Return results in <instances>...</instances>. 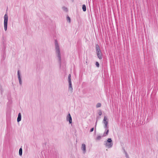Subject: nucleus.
<instances>
[{
	"instance_id": "nucleus-13",
	"label": "nucleus",
	"mask_w": 158,
	"mask_h": 158,
	"mask_svg": "<svg viewBox=\"0 0 158 158\" xmlns=\"http://www.w3.org/2000/svg\"><path fill=\"white\" fill-rule=\"evenodd\" d=\"M82 9L85 12L86 11V6L85 5V4L83 5L82 7Z\"/></svg>"
},
{
	"instance_id": "nucleus-11",
	"label": "nucleus",
	"mask_w": 158,
	"mask_h": 158,
	"mask_svg": "<svg viewBox=\"0 0 158 158\" xmlns=\"http://www.w3.org/2000/svg\"><path fill=\"white\" fill-rule=\"evenodd\" d=\"M21 120V114L19 113L18 115V117L17 119V121L18 122H19Z\"/></svg>"
},
{
	"instance_id": "nucleus-7",
	"label": "nucleus",
	"mask_w": 158,
	"mask_h": 158,
	"mask_svg": "<svg viewBox=\"0 0 158 158\" xmlns=\"http://www.w3.org/2000/svg\"><path fill=\"white\" fill-rule=\"evenodd\" d=\"M17 74L18 78V79L19 81V84L20 85H22V81L21 80V78L20 76V74L19 73V71L18 70L17 72Z\"/></svg>"
},
{
	"instance_id": "nucleus-4",
	"label": "nucleus",
	"mask_w": 158,
	"mask_h": 158,
	"mask_svg": "<svg viewBox=\"0 0 158 158\" xmlns=\"http://www.w3.org/2000/svg\"><path fill=\"white\" fill-rule=\"evenodd\" d=\"M71 75L69 74L68 75V81L69 83V91H70L71 93L73 91V88L72 86V82L71 81Z\"/></svg>"
},
{
	"instance_id": "nucleus-21",
	"label": "nucleus",
	"mask_w": 158,
	"mask_h": 158,
	"mask_svg": "<svg viewBox=\"0 0 158 158\" xmlns=\"http://www.w3.org/2000/svg\"><path fill=\"white\" fill-rule=\"evenodd\" d=\"M98 114L99 116H101L102 114V112L101 110H100V111L98 112Z\"/></svg>"
},
{
	"instance_id": "nucleus-10",
	"label": "nucleus",
	"mask_w": 158,
	"mask_h": 158,
	"mask_svg": "<svg viewBox=\"0 0 158 158\" xmlns=\"http://www.w3.org/2000/svg\"><path fill=\"white\" fill-rule=\"evenodd\" d=\"M98 57V58H99V59H101L102 58V53L101 52H98L96 53Z\"/></svg>"
},
{
	"instance_id": "nucleus-9",
	"label": "nucleus",
	"mask_w": 158,
	"mask_h": 158,
	"mask_svg": "<svg viewBox=\"0 0 158 158\" xmlns=\"http://www.w3.org/2000/svg\"><path fill=\"white\" fill-rule=\"evenodd\" d=\"M81 149L83 151V152L85 153L86 152V146L85 144H82Z\"/></svg>"
},
{
	"instance_id": "nucleus-16",
	"label": "nucleus",
	"mask_w": 158,
	"mask_h": 158,
	"mask_svg": "<svg viewBox=\"0 0 158 158\" xmlns=\"http://www.w3.org/2000/svg\"><path fill=\"white\" fill-rule=\"evenodd\" d=\"M101 106V104L100 103H98L96 105V107L97 108H98L100 107Z\"/></svg>"
},
{
	"instance_id": "nucleus-5",
	"label": "nucleus",
	"mask_w": 158,
	"mask_h": 158,
	"mask_svg": "<svg viewBox=\"0 0 158 158\" xmlns=\"http://www.w3.org/2000/svg\"><path fill=\"white\" fill-rule=\"evenodd\" d=\"M103 123L104 125V127L105 128H106V130L109 127L107 125L108 123L107 118L106 116L104 117V118L103 120Z\"/></svg>"
},
{
	"instance_id": "nucleus-6",
	"label": "nucleus",
	"mask_w": 158,
	"mask_h": 158,
	"mask_svg": "<svg viewBox=\"0 0 158 158\" xmlns=\"http://www.w3.org/2000/svg\"><path fill=\"white\" fill-rule=\"evenodd\" d=\"M66 121H69V124L72 123V118L70 113H69L66 117Z\"/></svg>"
},
{
	"instance_id": "nucleus-19",
	"label": "nucleus",
	"mask_w": 158,
	"mask_h": 158,
	"mask_svg": "<svg viewBox=\"0 0 158 158\" xmlns=\"http://www.w3.org/2000/svg\"><path fill=\"white\" fill-rule=\"evenodd\" d=\"M67 21H69V23H70L71 22V19H70V18L69 16H67Z\"/></svg>"
},
{
	"instance_id": "nucleus-15",
	"label": "nucleus",
	"mask_w": 158,
	"mask_h": 158,
	"mask_svg": "<svg viewBox=\"0 0 158 158\" xmlns=\"http://www.w3.org/2000/svg\"><path fill=\"white\" fill-rule=\"evenodd\" d=\"M62 9L64 10L65 11L67 12L68 11V8L65 6H63L62 7Z\"/></svg>"
},
{
	"instance_id": "nucleus-22",
	"label": "nucleus",
	"mask_w": 158,
	"mask_h": 158,
	"mask_svg": "<svg viewBox=\"0 0 158 158\" xmlns=\"http://www.w3.org/2000/svg\"><path fill=\"white\" fill-rule=\"evenodd\" d=\"M0 89L1 91V93H2V92L3 91V89L2 86L0 87Z\"/></svg>"
},
{
	"instance_id": "nucleus-20",
	"label": "nucleus",
	"mask_w": 158,
	"mask_h": 158,
	"mask_svg": "<svg viewBox=\"0 0 158 158\" xmlns=\"http://www.w3.org/2000/svg\"><path fill=\"white\" fill-rule=\"evenodd\" d=\"M96 65L98 67H99V63L98 62H96Z\"/></svg>"
},
{
	"instance_id": "nucleus-17",
	"label": "nucleus",
	"mask_w": 158,
	"mask_h": 158,
	"mask_svg": "<svg viewBox=\"0 0 158 158\" xmlns=\"http://www.w3.org/2000/svg\"><path fill=\"white\" fill-rule=\"evenodd\" d=\"M124 152H125V156H126V158H129V155L127 154V152L125 150H124Z\"/></svg>"
},
{
	"instance_id": "nucleus-14",
	"label": "nucleus",
	"mask_w": 158,
	"mask_h": 158,
	"mask_svg": "<svg viewBox=\"0 0 158 158\" xmlns=\"http://www.w3.org/2000/svg\"><path fill=\"white\" fill-rule=\"evenodd\" d=\"M19 154L20 156H22V149L21 148H20L19 150Z\"/></svg>"
},
{
	"instance_id": "nucleus-24",
	"label": "nucleus",
	"mask_w": 158,
	"mask_h": 158,
	"mask_svg": "<svg viewBox=\"0 0 158 158\" xmlns=\"http://www.w3.org/2000/svg\"><path fill=\"white\" fill-rule=\"evenodd\" d=\"M97 120H96V121L95 123V131H96V126H97Z\"/></svg>"
},
{
	"instance_id": "nucleus-18",
	"label": "nucleus",
	"mask_w": 158,
	"mask_h": 158,
	"mask_svg": "<svg viewBox=\"0 0 158 158\" xmlns=\"http://www.w3.org/2000/svg\"><path fill=\"white\" fill-rule=\"evenodd\" d=\"M101 138V136H98L96 138V140H100Z\"/></svg>"
},
{
	"instance_id": "nucleus-12",
	"label": "nucleus",
	"mask_w": 158,
	"mask_h": 158,
	"mask_svg": "<svg viewBox=\"0 0 158 158\" xmlns=\"http://www.w3.org/2000/svg\"><path fill=\"white\" fill-rule=\"evenodd\" d=\"M109 131V130L108 128L106 130V129L105 132L103 134V135L102 136H106L108 134Z\"/></svg>"
},
{
	"instance_id": "nucleus-2",
	"label": "nucleus",
	"mask_w": 158,
	"mask_h": 158,
	"mask_svg": "<svg viewBox=\"0 0 158 158\" xmlns=\"http://www.w3.org/2000/svg\"><path fill=\"white\" fill-rule=\"evenodd\" d=\"M112 139L111 138H108L107 141L104 142V144L106 147L108 148H111L112 147L113 143H112Z\"/></svg>"
},
{
	"instance_id": "nucleus-25",
	"label": "nucleus",
	"mask_w": 158,
	"mask_h": 158,
	"mask_svg": "<svg viewBox=\"0 0 158 158\" xmlns=\"http://www.w3.org/2000/svg\"><path fill=\"white\" fill-rule=\"evenodd\" d=\"M100 118V117H97V118H96V119H97V120H97L98 121V120L99 119V118Z\"/></svg>"
},
{
	"instance_id": "nucleus-23",
	"label": "nucleus",
	"mask_w": 158,
	"mask_h": 158,
	"mask_svg": "<svg viewBox=\"0 0 158 158\" xmlns=\"http://www.w3.org/2000/svg\"><path fill=\"white\" fill-rule=\"evenodd\" d=\"M94 130V127L91 128L90 130V132H92Z\"/></svg>"
},
{
	"instance_id": "nucleus-8",
	"label": "nucleus",
	"mask_w": 158,
	"mask_h": 158,
	"mask_svg": "<svg viewBox=\"0 0 158 158\" xmlns=\"http://www.w3.org/2000/svg\"><path fill=\"white\" fill-rule=\"evenodd\" d=\"M96 47V53L101 52V51L100 48L98 44H96L95 45Z\"/></svg>"
},
{
	"instance_id": "nucleus-3",
	"label": "nucleus",
	"mask_w": 158,
	"mask_h": 158,
	"mask_svg": "<svg viewBox=\"0 0 158 158\" xmlns=\"http://www.w3.org/2000/svg\"><path fill=\"white\" fill-rule=\"evenodd\" d=\"M8 16L7 14H5L4 16V28L5 31L7 30Z\"/></svg>"
},
{
	"instance_id": "nucleus-1",
	"label": "nucleus",
	"mask_w": 158,
	"mask_h": 158,
	"mask_svg": "<svg viewBox=\"0 0 158 158\" xmlns=\"http://www.w3.org/2000/svg\"><path fill=\"white\" fill-rule=\"evenodd\" d=\"M55 52L58 58V62L60 66H61V60L60 54V49L59 45L56 40H55Z\"/></svg>"
}]
</instances>
